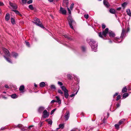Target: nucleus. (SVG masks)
I'll return each mask as SVG.
<instances>
[{"label":"nucleus","instance_id":"f257e3e1","mask_svg":"<svg viewBox=\"0 0 131 131\" xmlns=\"http://www.w3.org/2000/svg\"><path fill=\"white\" fill-rule=\"evenodd\" d=\"M87 41L91 46L92 50L96 51L97 49V43L92 39H88Z\"/></svg>","mask_w":131,"mask_h":131},{"label":"nucleus","instance_id":"f03ea898","mask_svg":"<svg viewBox=\"0 0 131 131\" xmlns=\"http://www.w3.org/2000/svg\"><path fill=\"white\" fill-rule=\"evenodd\" d=\"M2 49L4 53L5 54V56H4V57L6 60L9 63H12L10 59L8 57H10V55L8 50L7 49L2 48Z\"/></svg>","mask_w":131,"mask_h":131},{"label":"nucleus","instance_id":"7ed1b4c3","mask_svg":"<svg viewBox=\"0 0 131 131\" xmlns=\"http://www.w3.org/2000/svg\"><path fill=\"white\" fill-rule=\"evenodd\" d=\"M34 21H32V22L36 25L43 28H44V27L42 24L40 22V20L39 19L35 18H34Z\"/></svg>","mask_w":131,"mask_h":131},{"label":"nucleus","instance_id":"20e7f679","mask_svg":"<svg viewBox=\"0 0 131 131\" xmlns=\"http://www.w3.org/2000/svg\"><path fill=\"white\" fill-rule=\"evenodd\" d=\"M108 31V28H106L102 32H100L98 33V35L99 37L103 38H104L103 37H106Z\"/></svg>","mask_w":131,"mask_h":131},{"label":"nucleus","instance_id":"39448f33","mask_svg":"<svg viewBox=\"0 0 131 131\" xmlns=\"http://www.w3.org/2000/svg\"><path fill=\"white\" fill-rule=\"evenodd\" d=\"M68 20L70 27L72 29H73L74 28L73 26H74L75 25V21L71 18H68Z\"/></svg>","mask_w":131,"mask_h":131},{"label":"nucleus","instance_id":"423d86ee","mask_svg":"<svg viewBox=\"0 0 131 131\" xmlns=\"http://www.w3.org/2000/svg\"><path fill=\"white\" fill-rule=\"evenodd\" d=\"M9 4L11 7H9L10 8H13L14 9H16L17 8V6L15 4L12 3L10 2H9Z\"/></svg>","mask_w":131,"mask_h":131},{"label":"nucleus","instance_id":"0eeeda50","mask_svg":"<svg viewBox=\"0 0 131 131\" xmlns=\"http://www.w3.org/2000/svg\"><path fill=\"white\" fill-rule=\"evenodd\" d=\"M43 117L44 118L48 117L49 116V113L47 112V111L45 110L43 112Z\"/></svg>","mask_w":131,"mask_h":131},{"label":"nucleus","instance_id":"6e6552de","mask_svg":"<svg viewBox=\"0 0 131 131\" xmlns=\"http://www.w3.org/2000/svg\"><path fill=\"white\" fill-rule=\"evenodd\" d=\"M60 13L63 15H66V11L64 9L61 7L60 9Z\"/></svg>","mask_w":131,"mask_h":131},{"label":"nucleus","instance_id":"1a4fd4ad","mask_svg":"<svg viewBox=\"0 0 131 131\" xmlns=\"http://www.w3.org/2000/svg\"><path fill=\"white\" fill-rule=\"evenodd\" d=\"M70 116V113L68 111H67L65 114L64 117L65 121H67L69 119Z\"/></svg>","mask_w":131,"mask_h":131},{"label":"nucleus","instance_id":"9d476101","mask_svg":"<svg viewBox=\"0 0 131 131\" xmlns=\"http://www.w3.org/2000/svg\"><path fill=\"white\" fill-rule=\"evenodd\" d=\"M55 98L56 99V102L58 103V104H60L61 103V100L59 97L57 96H56Z\"/></svg>","mask_w":131,"mask_h":131},{"label":"nucleus","instance_id":"9b49d317","mask_svg":"<svg viewBox=\"0 0 131 131\" xmlns=\"http://www.w3.org/2000/svg\"><path fill=\"white\" fill-rule=\"evenodd\" d=\"M109 33V36L110 37H113L115 36V34L112 31H110Z\"/></svg>","mask_w":131,"mask_h":131},{"label":"nucleus","instance_id":"f8f14e48","mask_svg":"<svg viewBox=\"0 0 131 131\" xmlns=\"http://www.w3.org/2000/svg\"><path fill=\"white\" fill-rule=\"evenodd\" d=\"M103 3L105 6L107 7H108L110 6V5L109 3L106 0H104L103 1Z\"/></svg>","mask_w":131,"mask_h":131},{"label":"nucleus","instance_id":"ddd939ff","mask_svg":"<svg viewBox=\"0 0 131 131\" xmlns=\"http://www.w3.org/2000/svg\"><path fill=\"white\" fill-rule=\"evenodd\" d=\"M120 40L119 39V38L117 37H116L115 38L114 41L115 42L118 43L121 42L122 41V40H120V41H119Z\"/></svg>","mask_w":131,"mask_h":131},{"label":"nucleus","instance_id":"4468645a","mask_svg":"<svg viewBox=\"0 0 131 131\" xmlns=\"http://www.w3.org/2000/svg\"><path fill=\"white\" fill-rule=\"evenodd\" d=\"M64 94L65 98L67 99L68 98L69 94H68V91H67L64 92Z\"/></svg>","mask_w":131,"mask_h":131},{"label":"nucleus","instance_id":"2eb2a0df","mask_svg":"<svg viewBox=\"0 0 131 131\" xmlns=\"http://www.w3.org/2000/svg\"><path fill=\"white\" fill-rule=\"evenodd\" d=\"M11 55L13 57L16 58L18 56V54L17 53L15 52H13L12 53Z\"/></svg>","mask_w":131,"mask_h":131},{"label":"nucleus","instance_id":"dca6fc26","mask_svg":"<svg viewBox=\"0 0 131 131\" xmlns=\"http://www.w3.org/2000/svg\"><path fill=\"white\" fill-rule=\"evenodd\" d=\"M10 18V15L9 14L7 13L5 17V19L6 20L8 21V20Z\"/></svg>","mask_w":131,"mask_h":131},{"label":"nucleus","instance_id":"f3484780","mask_svg":"<svg viewBox=\"0 0 131 131\" xmlns=\"http://www.w3.org/2000/svg\"><path fill=\"white\" fill-rule=\"evenodd\" d=\"M25 87L24 85H22L19 88V90L21 92H24V90Z\"/></svg>","mask_w":131,"mask_h":131},{"label":"nucleus","instance_id":"a211bd4d","mask_svg":"<svg viewBox=\"0 0 131 131\" xmlns=\"http://www.w3.org/2000/svg\"><path fill=\"white\" fill-rule=\"evenodd\" d=\"M125 34V29L124 28H123L122 29V32L121 34V37L122 38H123Z\"/></svg>","mask_w":131,"mask_h":131},{"label":"nucleus","instance_id":"6ab92c4d","mask_svg":"<svg viewBox=\"0 0 131 131\" xmlns=\"http://www.w3.org/2000/svg\"><path fill=\"white\" fill-rule=\"evenodd\" d=\"M12 10L15 12L17 14L19 15L20 16H21L22 15L20 14V13L18 11L16 10Z\"/></svg>","mask_w":131,"mask_h":131},{"label":"nucleus","instance_id":"aec40b11","mask_svg":"<svg viewBox=\"0 0 131 131\" xmlns=\"http://www.w3.org/2000/svg\"><path fill=\"white\" fill-rule=\"evenodd\" d=\"M126 12L127 15L130 16H131V13L130 10L129 9H127L126 10Z\"/></svg>","mask_w":131,"mask_h":131},{"label":"nucleus","instance_id":"412c9836","mask_svg":"<svg viewBox=\"0 0 131 131\" xmlns=\"http://www.w3.org/2000/svg\"><path fill=\"white\" fill-rule=\"evenodd\" d=\"M63 36L64 37H65V38H67V39L70 40H71L72 39L71 37L70 36H68L66 35H64Z\"/></svg>","mask_w":131,"mask_h":131},{"label":"nucleus","instance_id":"4be33fe9","mask_svg":"<svg viewBox=\"0 0 131 131\" xmlns=\"http://www.w3.org/2000/svg\"><path fill=\"white\" fill-rule=\"evenodd\" d=\"M39 85L40 87H42L45 86V84L44 82H42L40 83Z\"/></svg>","mask_w":131,"mask_h":131},{"label":"nucleus","instance_id":"5701e85b","mask_svg":"<svg viewBox=\"0 0 131 131\" xmlns=\"http://www.w3.org/2000/svg\"><path fill=\"white\" fill-rule=\"evenodd\" d=\"M45 121L47 122L49 124L51 125H52V121L50 119H48L46 120Z\"/></svg>","mask_w":131,"mask_h":131},{"label":"nucleus","instance_id":"b1692460","mask_svg":"<svg viewBox=\"0 0 131 131\" xmlns=\"http://www.w3.org/2000/svg\"><path fill=\"white\" fill-rule=\"evenodd\" d=\"M125 121V119H123L120 120L118 122V124L119 125H120L122 124L123 122Z\"/></svg>","mask_w":131,"mask_h":131},{"label":"nucleus","instance_id":"393cba45","mask_svg":"<svg viewBox=\"0 0 131 131\" xmlns=\"http://www.w3.org/2000/svg\"><path fill=\"white\" fill-rule=\"evenodd\" d=\"M110 12L111 13L114 14L115 13V10L114 9L111 8L110 10Z\"/></svg>","mask_w":131,"mask_h":131},{"label":"nucleus","instance_id":"a878e982","mask_svg":"<svg viewBox=\"0 0 131 131\" xmlns=\"http://www.w3.org/2000/svg\"><path fill=\"white\" fill-rule=\"evenodd\" d=\"M61 88L62 89V90L64 92H65L66 91H68L66 89V88L64 86H62L61 87Z\"/></svg>","mask_w":131,"mask_h":131},{"label":"nucleus","instance_id":"bb28decb","mask_svg":"<svg viewBox=\"0 0 131 131\" xmlns=\"http://www.w3.org/2000/svg\"><path fill=\"white\" fill-rule=\"evenodd\" d=\"M45 109V108L43 107H40L38 109V111L39 112H41L43 110Z\"/></svg>","mask_w":131,"mask_h":131},{"label":"nucleus","instance_id":"cd10ccee","mask_svg":"<svg viewBox=\"0 0 131 131\" xmlns=\"http://www.w3.org/2000/svg\"><path fill=\"white\" fill-rule=\"evenodd\" d=\"M127 90V89L126 88V86H125L122 89V91L123 93H124L125 92H126Z\"/></svg>","mask_w":131,"mask_h":131},{"label":"nucleus","instance_id":"c85d7f7f","mask_svg":"<svg viewBox=\"0 0 131 131\" xmlns=\"http://www.w3.org/2000/svg\"><path fill=\"white\" fill-rule=\"evenodd\" d=\"M128 93H124L123 96V97L124 98H126L128 96Z\"/></svg>","mask_w":131,"mask_h":131},{"label":"nucleus","instance_id":"c756f323","mask_svg":"<svg viewBox=\"0 0 131 131\" xmlns=\"http://www.w3.org/2000/svg\"><path fill=\"white\" fill-rule=\"evenodd\" d=\"M11 97L13 99H15L17 98V95L16 94H14L12 95H11Z\"/></svg>","mask_w":131,"mask_h":131},{"label":"nucleus","instance_id":"7c9ffc66","mask_svg":"<svg viewBox=\"0 0 131 131\" xmlns=\"http://www.w3.org/2000/svg\"><path fill=\"white\" fill-rule=\"evenodd\" d=\"M127 2H125L123 3L122 5L123 7L124 8L127 5Z\"/></svg>","mask_w":131,"mask_h":131},{"label":"nucleus","instance_id":"2f4dec72","mask_svg":"<svg viewBox=\"0 0 131 131\" xmlns=\"http://www.w3.org/2000/svg\"><path fill=\"white\" fill-rule=\"evenodd\" d=\"M59 127L60 128H63L64 127V124H60Z\"/></svg>","mask_w":131,"mask_h":131},{"label":"nucleus","instance_id":"473e14b6","mask_svg":"<svg viewBox=\"0 0 131 131\" xmlns=\"http://www.w3.org/2000/svg\"><path fill=\"white\" fill-rule=\"evenodd\" d=\"M58 93L60 94L62 96H63V92L61 91V90H58Z\"/></svg>","mask_w":131,"mask_h":131},{"label":"nucleus","instance_id":"72a5a7b5","mask_svg":"<svg viewBox=\"0 0 131 131\" xmlns=\"http://www.w3.org/2000/svg\"><path fill=\"white\" fill-rule=\"evenodd\" d=\"M29 8L31 10H33L34 9V7L32 5H30L29 6Z\"/></svg>","mask_w":131,"mask_h":131},{"label":"nucleus","instance_id":"f704fd0d","mask_svg":"<svg viewBox=\"0 0 131 131\" xmlns=\"http://www.w3.org/2000/svg\"><path fill=\"white\" fill-rule=\"evenodd\" d=\"M11 21L13 24H14L15 23V20L13 18H11Z\"/></svg>","mask_w":131,"mask_h":131},{"label":"nucleus","instance_id":"c9c22d12","mask_svg":"<svg viewBox=\"0 0 131 131\" xmlns=\"http://www.w3.org/2000/svg\"><path fill=\"white\" fill-rule=\"evenodd\" d=\"M78 92V91H77V92H76V93H75V94L74 93V94H71V95H70V96L71 97H72L73 96H74L75 95H76L77 94Z\"/></svg>","mask_w":131,"mask_h":131},{"label":"nucleus","instance_id":"e433bc0d","mask_svg":"<svg viewBox=\"0 0 131 131\" xmlns=\"http://www.w3.org/2000/svg\"><path fill=\"white\" fill-rule=\"evenodd\" d=\"M119 124H116L115 125V126L116 127V128L117 129H118L119 128Z\"/></svg>","mask_w":131,"mask_h":131},{"label":"nucleus","instance_id":"4c0bfd02","mask_svg":"<svg viewBox=\"0 0 131 131\" xmlns=\"http://www.w3.org/2000/svg\"><path fill=\"white\" fill-rule=\"evenodd\" d=\"M74 5V3H72L71 4V5L70 6V9L71 10H72L73 9V7Z\"/></svg>","mask_w":131,"mask_h":131},{"label":"nucleus","instance_id":"58836bf2","mask_svg":"<svg viewBox=\"0 0 131 131\" xmlns=\"http://www.w3.org/2000/svg\"><path fill=\"white\" fill-rule=\"evenodd\" d=\"M27 0H21L23 4H25L26 3Z\"/></svg>","mask_w":131,"mask_h":131},{"label":"nucleus","instance_id":"ea45409f","mask_svg":"<svg viewBox=\"0 0 131 131\" xmlns=\"http://www.w3.org/2000/svg\"><path fill=\"white\" fill-rule=\"evenodd\" d=\"M67 77L68 78L70 79H71L72 78V76L71 74H68L67 75Z\"/></svg>","mask_w":131,"mask_h":131},{"label":"nucleus","instance_id":"a19ab883","mask_svg":"<svg viewBox=\"0 0 131 131\" xmlns=\"http://www.w3.org/2000/svg\"><path fill=\"white\" fill-rule=\"evenodd\" d=\"M121 98V96L120 95H118L117 96L116 100L117 101L119 100Z\"/></svg>","mask_w":131,"mask_h":131},{"label":"nucleus","instance_id":"79ce46f5","mask_svg":"<svg viewBox=\"0 0 131 131\" xmlns=\"http://www.w3.org/2000/svg\"><path fill=\"white\" fill-rule=\"evenodd\" d=\"M56 110V109L55 108L52 110L51 111V112L50 114L51 115H52L53 113L55 111V110Z\"/></svg>","mask_w":131,"mask_h":131},{"label":"nucleus","instance_id":"37998d69","mask_svg":"<svg viewBox=\"0 0 131 131\" xmlns=\"http://www.w3.org/2000/svg\"><path fill=\"white\" fill-rule=\"evenodd\" d=\"M26 45L28 47H30V45L29 43L27 41H25Z\"/></svg>","mask_w":131,"mask_h":131},{"label":"nucleus","instance_id":"c03bdc74","mask_svg":"<svg viewBox=\"0 0 131 131\" xmlns=\"http://www.w3.org/2000/svg\"><path fill=\"white\" fill-rule=\"evenodd\" d=\"M32 0H30L27 2V3L28 4H29L31 3H32Z\"/></svg>","mask_w":131,"mask_h":131},{"label":"nucleus","instance_id":"a18cd8bd","mask_svg":"<svg viewBox=\"0 0 131 131\" xmlns=\"http://www.w3.org/2000/svg\"><path fill=\"white\" fill-rule=\"evenodd\" d=\"M50 88H51V89H55V86L54 85H51V86Z\"/></svg>","mask_w":131,"mask_h":131},{"label":"nucleus","instance_id":"49530a36","mask_svg":"<svg viewBox=\"0 0 131 131\" xmlns=\"http://www.w3.org/2000/svg\"><path fill=\"white\" fill-rule=\"evenodd\" d=\"M67 9L68 10V11L69 13V14H71V11L70 10V9H69V7H67Z\"/></svg>","mask_w":131,"mask_h":131},{"label":"nucleus","instance_id":"de8ad7c7","mask_svg":"<svg viewBox=\"0 0 131 131\" xmlns=\"http://www.w3.org/2000/svg\"><path fill=\"white\" fill-rule=\"evenodd\" d=\"M58 83L59 85L60 86H62L63 85L62 83L60 81L58 82Z\"/></svg>","mask_w":131,"mask_h":131},{"label":"nucleus","instance_id":"09e8293b","mask_svg":"<svg viewBox=\"0 0 131 131\" xmlns=\"http://www.w3.org/2000/svg\"><path fill=\"white\" fill-rule=\"evenodd\" d=\"M84 17L86 19H87L89 18V15L88 14L84 15Z\"/></svg>","mask_w":131,"mask_h":131},{"label":"nucleus","instance_id":"8fccbe9b","mask_svg":"<svg viewBox=\"0 0 131 131\" xmlns=\"http://www.w3.org/2000/svg\"><path fill=\"white\" fill-rule=\"evenodd\" d=\"M18 127L20 128H23V126L21 124H19L18 125Z\"/></svg>","mask_w":131,"mask_h":131},{"label":"nucleus","instance_id":"3c124183","mask_svg":"<svg viewBox=\"0 0 131 131\" xmlns=\"http://www.w3.org/2000/svg\"><path fill=\"white\" fill-rule=\"evenodd\" d=\"M106 26L104 24H102V27L103 29H104L105 28Z\"/></svg>","mask_w":131,"mask_h":131},{"label":"nucleus","instance_id":"603ef678","mask_svg":"<svg viewBox=\"0 0 131 131\" xmlns=\"http://www.w3.org/2000/svg\"><path fill=\"white\" fill-rule=\"evenodd\" d=\"M118 93H115V94L113 95V97H114L115 96H117L118 95Z\"/></svg>","mask_w":131,"mask_h":131},{"label":"nucleus","instance_id":"864d4df0","mask_svg":"<svg viewBox=\"0 0 131 131\" xmlns=\"http://www.w3.org/2000/svg\"><path fill=\"white\" fill-rule=\"evenodd\" d=\"M116 106L117 107H119L120 106V103H117L116 104Z\"/></svg>","mask_w":131,"mask_h":131},{"label":"nucleus","instance_id":"5fc2aeb1","mask_svg":"<svg viewBox=\"0 0 131 131\" xmlns=\"http://www.w3.org/2000/svg\"><path fill=\"white\" fill-rule=\"evenodd\" d=\"M82 49L83 51H84L85 50V48L83 47H82Z\"/></svg>","mask_w":131,"mask_h":131},{"label":"nucleus","instance_id":"6e6d98bb","mask_svg":"<svg viewBox=\"0 0 131 131\" xmlns=\"http://www.w3.org/2000/svg\"><path fill=\"white\" fill-rule=\"evenodd\" d=\"M4 5V4L3 2H0V6H2Z\"/></svg>","mask_w":131,"mask_h":131},{"label":"nucleus","instance_id":"4d7b16f0","mask_svg":"<svg viewBox=\"0 0 131 131\" xmlns=\"http://www.w3.org/2000/svg\"><path fill=\"white\" fill-rule=\"evenodd\" d=\"M54 102H56V101L54 100H53L51 102V103H53Z\"/></svg>","mask_w":131,"mask_h":131},{"label":"nucleus","instance_id":"13d9d810","mask_svg":"<svg viewBox=\"0 0 131 131\" xmlns=\"http://www.w3.org/2000/svg\"><path fill=\"white\" fill-rule=\"evenodd\" d=\"M5 86L6 88H8L9 87L8 86V85H5Z\"/></svg>","mask_w":131,"mask_h":131},{"label":"nucleus","instance_id":"bf43d9fd","mask_svg":"<svg viewBox=\"0 0 131 131\" xmlns=\"http://www.w3.org/2000/svg\"><path fill=\"white\" fill-rule=\"evenodd\" d=\"M121 7H119L117 8V10H120L121 9Z\"/></svg>","mask_w":131,"mask_h":131},{"label":"nucleus","instance_id":"052dcab7","mask_svg":"<svg viewBox=\"0 0 131 131\" xmlns=\"http://www.w3.org/2000/svg\"><path fill=\"white\" fill-rule=\"evenodd\" d=\"M33 126L32 125H31V126H29V127H28V128H30V127H32Z\"/></svg>","mask_w":131,"mask_h":131},{"label":"nucleus","instance_id":"680f3d73","mask_svg":"<svg viewBox=\"0 0 131 131\" xmlns=\"http://www.w3.org/2000/svg\"><path fill=\"white\" fill-rule=\"evenodd\" d=\"M50 2H51L53 1V0H48Z\"/></svg>","mask_w":131,"mask_h":131},{"label":"nucleus","instance_id":"e2e57ef3","mask_svg":"<svg viewBox=\"0 0 131 131\" xmlns=\"http://www.w3.org/2000/svg\"><path fill=\"white\" fill-rule=\"evenodd\" d=\"M34 86L35 87H37V85L35 84H34Z\"/></svg>","mask_w":131,"mask_h":131},{"label":"nucleus","instance_id":"0e129e2a","mask_svg":"<svg viewBox=\"0 0 131 131\" xmlns=\"http://www.w3.org/2000/svg\"><path fill=\"white\" fill-rule=\"evenodd\" d=\"M42 122H40V125H41H41H42Z\"/></svg>","mask_w":131,"mask_h":131},{"label":"nucleus","instance_id":"69168bd1","mask_svg":"<svg viewBox=\"0 0 131 131\" xmlns=\"http://www.w3.org/2000/svg\"><path fill=\"white\" fill-rule=\"evenodd\" d=\"M4 128H1V130H3L4 129Z\"/></svg>","mask_w":131,"mask_h":131},{"label":"nucleus","instance_id":"338daca9","mask_svg":"<svg viewBox=\"0 0 131 131\" xmlns=\"http://www.w3.org/2000/svg\"><path fill=\"white\" fill-rule=\"evenodd\" d=\"M105 118H104V119H103V122H104H104H105V121H105Z\"/></svg>","mask_w":131,"mask_h":131},{"label":"nucleus","instance_id":"774afa93","mask_svg":"<svg viewBox=\"0 0 131 131\" xmlns=\"http://www.w3.org/2000/svg\"><path fill=\"white\" fill-rule=\"evenodd\" d=\"M71 131H75V130L72 129Z\"/></svg>","mask_w":131,"mask_h":131}]
</instances>
